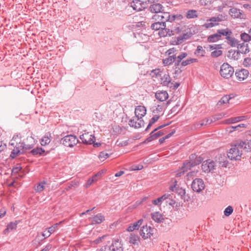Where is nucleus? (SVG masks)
I'll return each mask as SVG.
<instances>
[{
	"instance_id": "f257e3e1",
	"label": "nucleus",
	"mask_w": 251,
	"mask_h": 251,
	"mask_svg": "<svg viewBox=\"0 0 251 251\" xmlns=\"http://www.w3.org/2000/svg\"><path fill=\"white\" fill-rule=\"evenodd\" d=\"M189 160H186L183 162V166L181 168L180 173L176 174V176H180V175L184 174L185 172L190 170L192 168L201 164L203 158L201 156H198L195 153L191 154L189 156Z\"/></svg>"
},
{
	"instance_id": "f03ea898",
	"label": "nucleus",
	"mask_w": 251,
	"mask_h": 251,
	"mask_svg": "<svg viewBox=\"0 0 251 251\" xmlns=\"http://www.w3.org/2000/svg\"><path fill=\"white\" fill-rule=\"evenodd\" d=\"M231 148L229 150L227 154V157L230 160H240L242 153L237 143H236L234 145H231Z\"/></svg>"
},
{
	"instance_id": "7ed1b4c3",
	"label": "nucleus",
	"mask_w": 251,
	"mask_h": 251,
	"mask_svg": "<svg viewBox=\"0 0 251 251\" xmlns=\"http://www.w3.org/2000/svg\"><path fill=\"white\" fill-rule=\"evenodd\" d=\"M234 72L233 68L227 63H223L221 66L220 73L224 78H229L232 76Z\"/></svg>"
},
{
	"instance_id": "20e7f679",
	"label": "nucleus",
	"mask_w": 251,
	"mask_h": 251,
	"mask_svg": "<svg viewBox=\"0 0 251 251\" xmlns=\"http://www.w3.org/2000/svg\"><path fill=\"white\" fill-rule=\"evenodd\" d=\"M78 143V140L75 135H68L64 137L61 140V143L64 146L72 148Z\"/></svg>"
},
{
	"instance_id": "39448f33",
	"label": "nucleus",
	"mask_w": 251,
	"mask_h": 251,
	"mask_svg": "<svg viewBox=\"0 0 251 251\" xmlns=\"http://www.w3.org/2000/svg\"><path fill=\"white\" fill-rule=\"evenodd\" d=\"M216 167L217 164H216V162L209 159L202 162L201 169L205 173H212L214 170H216Z\"/></svg>"
},
{
	"instance_id": "423d86ee",
	"label": "nucleus",
	"mask_w": 251,
	"mask_h": 251,
	"mask_svg": "<svg viewBox=\"0 0 251 251\" xmlns=\"http://www.w3.org/2000/svg\"><path fill=\"white\" fill-rule=\"evenodd\" d=\"M108 251H123V245L122 241L118 239L113 240L110 245H106Z\"/></svg>"
},
{
	"instance_id": "0eeeda50",
	"label": "nucleus",
	"mask_w": 251,
	"mask_h": 251,
	"mask_svg": "<svg viewBox=\"0 0 251 251\" xmlns=\"http://www.w3.org/2000/svg\"><path fill=\"white\" fill-rule=\"evenodd\" d=\"M205 185L203 180L201 178H195L191 184V188L196 192L199 193L204 189Z\"/></svg>"
},
{
	"instance_id": "6e6552de",
	"label": "nucleus",
	"mask_w": 251,
	"mask_h": 251,
	"mask_svg": "<svg viewBox=\"0 0 251 251\" xmlns=\"http://www.w3.org/2000/svg\"><path fill=\"white\" fill-rule=\"evenodd\" d=\"M216 164L217 167L219 168L221 167H226L228 163V161L227 160L226 155L225 154H218L216 156L215 158Z\"/></svg>"
},
{
	"instance_id": "1a4fd4ad",
	"label": "nucleus",
	"mask_w": 251,
	"mask_h": 251,
	"mask_svg": "<svg viewBox=\"0 0 251 251\" xmlns=\"http://www.w3.org/2000/svg\"><path fill=\"white\" fill-rule=\"evenodd\" d=\"M154 230L155 229L151 226H143L140 230V234L144 239H147L153 236Z\"/></svg>"
},
{
	"instance_id": "9d476101",
	"label": "nucleus",
	"mask_w": 251,
	"mask_h": 251,
	"mask_svg": "<svg viewBox=\"0 0 251 251\" xmlns=\"http://www.w3.org/2000/svg\"><path fill=\"white\" fill-rule=\"evenodd\" d=\"M80 139L83 144L85 145H92L94 140H96L94 135L90 134L89 132L85 133L80 136Z\"/></svg>"
},
{
	"instance_id": "9b49d317",
	"label": "nucleus",
	"mask_w": 251,
	"mask_h": 251,
	"mask_svg": "<svg viewBox=\"0 0 251 251\" xmlns=\"http://www.w3.org/2000/svg\"><path fill=\"white\" fill-rule=\"evenodd\" d=\"M229 14L234 19H245L246 18L245 15L243 11L235 7L231 8L229 9Z\"/></svg>"
},
{
	"instance_id": "f8f14e48",
	"label": "nucleus",
	"mask_w": 251,
	"mask_h": 251,
	"mask_svg": "<svg viewBox=\"0 0 251 251\" xmlns=\"http://www.w3.org/2000/svg\"><path fill=\"white\" fill-rule=\"evenodd\" d=\"M156 75H159L161 76L160 83L163 86L169 87V86H170V85H171V83L172 82V78L170 77L168 73L164 74L162 75L161 74H159V73L158 72L157 74H156Z\"/></svg>"
},
{
	"instance_id": "ddd939ff",
	"label": "nucleus",
	"mask_w": 251,
	"mask_h": 251,
	"mask_svg": "<svg viewBox=\"0 0 251 251\" xmlns=\"http://www.w3.org/2000/svg\"><path fill=\"white\" fill-rule=\"evenodd\" d=\"M237 143L241 150H243L245 152L251 151V140L240 141Z\"/></svg>"
},
{
	"instance_id": "4468645a",
	"label": "nucleus",
	"mask_w": 251,
	"mask_h": 251,
	"mask_svg": "<svg viewBox=\"0 0 251 251\" xmlns=\"http://www.w3.org/2000/svg\"><path fill=\"white\" fill-rule=\"evenodd\" d=\"M33 140V138H32L31 136H28L26 138L27 141L34 142ZM19 144H20V147H21L22 151H25L26 150H29L31 149L33 147L34 145L33 143L28 144L27 143V142L25 141H23L22 143H21L20 141L19 142Z\"/></svg>"
},
{
	"instance_id": "2eb2a0df",
	"label": "nucleus",
	"mask_w": 251,
	"mask_h": 251,
	"mask_svg": "<svg viewBox=\"0 0 251 251\" xmlns=\"http://www.w3.org/2000/svg\"><path fill=\"white\" fill-rule=\"evenodd\" d=\"M249 71L245 69L236 70L235 75L237 79L239 81L245 80L249 76Z\"/></svg>"
},
{
	"instance_id": "dca6fc26",
	"label": "nucleus",
	"mask_w": 251,
	"mask_h": 251,
	"mask_svg": "<svg viewBox=\"0 0 251 251\" xmlns=\"http://www.w3.org/2000/svg\"><path fill=\"white\" fill-rule=\"evenodd\" d=\"M147 109L144 106H137L135 109V115L137 120L142 119L146 114Z\"/></svg>"
},
{
	"instance_id": "f3484780",
	"label": "nucleus",
	"mask_w": 251,
	"mask_h": 251,
	"mask_svg": "<svg viewBox=\"0 0 251 251\" xmlns=\"http://www.w3.org/2000/svg\"><path fill=\"white\" fill-rule=\"evenodd\" d=\"M151 13H160L164 10L163 6L157 2L151 4L149 8Z\"/></svg>"
},
{
	"instance_id": "a211bd4d",
	"label": "nucleus",
	"mask_w": 251,
	"mask_h": 251,
	"mask_svg": "<svg viewBox=\"0 0 251 251\" xmlns=\"http://www.w3.org/2000/svg\"><path fill=\"white\" fill-rule=\"evenodd\" d=\"M155 97L160 101H164L168 99L169 95L166 91H157L155 94Z\"/></svg>"
},
{
	"instance_id": "6ab92c4d",
	"label": "nucleus",
	"mask_w": 251,
	"mask_h": 251,
	"mask_svg": "<svg viewBox=\"0 0 251 251\" xmlns=\"http://www.w3.org/2000/svg\"><path fill=\"white\" fill-rule=\"evenodd\" d=\"M24 153V151H22L21 147H20V144H18V143L16 142V145L14 149H13L11 151L10 157L11 158L14 159L17 156H18L21 154H23Z\"/></svg>"
},
{
	"instance_id": "aec40b11",
	"label": "nucleus",
	"mask_w": 251,
	"mask_h": 251,
	"mask_svg": "<svg viewBox=\"0 0 251 251\" xmlns=\"http://www.w3.org/2000/svg\"><path fill=\"white\" fill-rule=\"evenodd\" d=\"M131 6L136 11H140L142 10L143 3L139 0H133L130 3Z\"/></svg>"
},
{
	"instance_id": "412c9836",
	"label": "nucleus",
	"mask_w": 251,
	"mask_h": 251,
	"mask_svg": "<svg viewBox=\"0 0 251 251\" xmlns=\"http://www.w3.org/2000/svg\"><path fill=\"white\" fill-rule=\"evenodd\" d=\"M245 116H239L234 118H231L227 119L223 121V123L224 124H234L241 121L245 120Z\"/></svg>"
},
{
	"instance_id": "4be33fe9",
	"label": "nucleus",
	"mask_w": 251,
	"mask_h": 251,
	"mask_svg": "<svg viewBox=\"0 0 251 251\" xmlns=\"http://www.w3.org/2000/svg\"><path fill=\"white\" fill-rule=\"evenodd\" d=\"M237 47L240 53L246 54L250 51L248 44L245 43L238 44Z\"/></svg>"
},
{
	"instance_id": "5701e85b",
	"label": "nucleus",
	"mask_w": 251,
	"mask_h": 251,
	"mask_svg": "<svg viewBox=\"0 0 251 251\" xmlns=\"http://www.w3.org/2000/svg\"><path fill=\"white\" fill-rule=\"evenodd\" d=\"M143 221V219H140L133 224H130V225L127 227V230L128 231L131 232L134 230L138 229L140 226L142 225Z\"/></svg>"
},
{
	"instance_id": "b1692460",
	"label": "nucleus",
	"mask_w": 251,
	"mask_h": 251,
	"mask_svg": "<svg viewBox=\"0 0 251 251\" xmlns=\"http://www.w3.org/2000/svg\"><path fill=\"white\" fill-rule=\"evenodd\" d=\"M18 222H10L6 226V228L3 231V234L5 235L7 234L10 230L16 229L17 227Z\"/></svg>"
},
{
	"instance_id": "393cba45",
	"label": "nucleus",
	"mask_w": 251,
	"mask_h": 251,
	"mask_svg": "<svg viewBox=\"0 0 251 251\" xmlns=\"http://www.w3.org/2000/svg\"><path fill=\"white\" fill-rule=\"evenodd\" d=\"M171 196V195L168 194H165L161 197L154 200L152 201V203L155 205H159L161 204V203L165 201L166 200Z\"/></svg>"
},
{
	"instance_id": "a878e982",
	"label": "nucleus",
	"mask_w": 251,
	"mask_h": 251,
	"mask_svg": "<svg viewBox=\"0 0 251 251\" xmlns=\"http://www.w3.org/2000/svg\"><path fill=\"white\" fill-rule=\"evenodd\" d=\"M51 133L50 132L47 133L40 140V143L42 146H46L49 144L51 141Z\"/></svg>"
},
{
	"instance_id": "bb28decb",
	"label": "nucleus",
	"mask_w": 251,
	"mask_h": 251,
	"mask_svg": "<svg viewBox=\"0 0 251 251\" xmlns=\"http://www.w3.org/2000/svg\"><path fill=\"white\" fill-rule=\"evenodd\" d=\"M104 220V217L101 213H99L93 217L92 222L93 224H100Z\"/></svg>"
},
{
	"instance_id": "cd10ccee",
	"label": "nucleus",
	"mask_w": 251,
	"mask_h": 251,
	"mask_svg": "<svg viewBox=\"0 0 251 251\" xmlns=\"http://www.w3.org/2000/svg\"><path fill=\"white\" fill-rule=\"evenodd\" d=\"M176 60V55H170L168 57L163 59V64L164 66H169L172 64Z\"/></svg>"
},
{
	"instance_id": "c85d7f7f",
	"label": "nucleus",
	"mask_w": 251,
	"mask_h": 251,
	"mask_svg": "<svg viewBox=\"0 0 251 251\" xmlns=\"http://www.w3.org/2000/svg\"><path fill=\"white\" fill-rule=\"evenodd\" d=\"M221 39V37L220 36V34L218 33V30H217V33L210 35L207 38V41L209 43H213L216 42Z\"/></svg>"
},
{
	"instance_id": "c756f323",
	"label": "nucleus",
	"mask_w": 251,
	"mask_h": 251,
	"mask_svg": "<svg viewBox=\"0 0 251 251\" xmlns=\"http://www.w3.org/2000/svg\"><path fill=\"white\" fill-rule=\"evenodd\" d=\"M170 189L171 191L176 192L181 197L184 196L185 194V189L179 187H176L175 185L171 186Z\"/></svg>"
},
{
	"instance_id": "7c9ffc66",
	"label": "nucleus",
	"mask_w": 251,
	"mask_h": 251,
	"mask_svg": "<svg viewBox=\"0 0 251 251\" xmlns=\"http://www.w3.org/2000/svg\"><path fill=\"white\" fill-rule=\"evenodd\" d=\"M151 218L153 221L158 223L163 222L164 220L162 215L159 212H156L152 213Z\"/></svg>"
},
{
	"instance_id": "2f4dec72",
	"label": "nucleus",
	"mask_w": 251,
	"mask_h": 251,
	"mask_svg": "<svg viewBox=\"0 0 251 251\" xmlns=\"http://www.w3.org/2000/svg\"><path fill=\"white\" fill-rule=\"evenodd\" d=\"M163 27H166V23L164 22H157L151 24V28L153 30H161Z\"/></svg>"
},
{
	"instance_id": "473e14b6",
	"label": "nucleus",
	"mask_w": 251,
	"mask_h": 251,
	"mask_svg": "<svg viewBox=\"0 0 251 251\" xmlns=\"http://www.w3.org/2000/svg\"><path fill=\"white\" fill-rule=\"evenodd\" d=\"M228 57L234 60H238L240 56V52L238 50H231L228 51Z\"/></svg>"
},
{
	"instance_id": "72a5a7b5",
	"label": "nucleus",
	"mask_w": 251,
	"mask_h": 251,
	"mask_svg": "<svg viewBox=\"0 0 251 251\" xmlns=\"http://www.w3.org/2000/svg\"><path fill=\"white\" fill-rule=\"evenodd\" d=\"M226 39L227 40V43L231 47H237L238 42L234 37H232L231 35H229L228 37H226Z\"/></svg>"
},
{
	"instance_id": "f704fd0d",
	"label": "nucleus",
	"mask_w": 251,
	"mask_h": 251,
	"mask_svg": "<svg viewBox=\"0 0 251 251\" xmlns=\"http://www.w3.org/2000/svg\"><path fill=\"white\" fill-rule=\"evenodd\" d=\"M218 32L220 34V36L222 35L225 36L226 37H228L229 35H231L232 34V32L231 29L228 28H226L225 29H218Z\"/></svg>"
},
{
	"instance_id": "c9c22d12",
	"label": "nucleus",
	"mask_w": 251,
	"mask_h": 251,
	"mask_svg": "<svg viewBox=\"0 0 251 251\" xmlns=\"http://www.w3.org/2000/svg\"><path fill=\"white\" fill-rule=\"evenodd\" d=\"M192 34L191 33H186L183 34L182 35H180L178 37H177V44H179L182 43L183 40L184 39H188L190 37H191Z\"/></svg>"
},
{
	"instance_id": "e433bc0d",
	"label": "nucleus",
	"mask_w": 251,
	"mask_h": 251,
	"mask_svg": "<svg viewBox=\"0 0 251 251\" xmlns=\"http://www.w3.org/2000/svg\"><path fill=\"white\" fill-rule=\"evenodd\" d=\"M161 15H158V18H160V20L161 22H164L166 23V22L168 21L170 18V13L168 12H164L162 11L160 12Z\"/></svg>"
},
{
	"instance_id": "4c0bfd02",
	"label": "nucleus",
	"mask_w": 251,
	"mask_h": 251,
	"mask_svg": "<svg viewBox=\"0 0 251 251\" xmlns=\"http://www.w3.org/2000/svg\"><path fill=\"white\" fill-rule=\"evenodd\" d=\"M172 31H170L169 29L163 27L162 29L159 31V35L161 37H166L167 35L171 36Z\"/></svg>"
},
{
	"instance_id": "58836bf2",
	"label": "nucleus",
	"mask_w": 251,
	"mask_h": 251,
	"mask_svg": "<svg viewBox=\"0 0 251 251\" xmlns=\"http://www.w3.org/2000/svg\"><path fill=\"white\" fill-rule=\"evenodd\" d=\"M213 122V119H207L204 120H203L200 122L197 123L195 124V127L196 128H200L203 126H206L207 124H210L211 123Z\"/></svg>"
},
{
	"instance_id": "ea45409f",
	"label": "nucleus",
	"mask_w": 251,
	"mask_h": 251,
	"mask_svg": "<svg viewBox=\"0 0 251 251\" xmlns=\"http://www.w3.org/2000/svg\"><path fill=\"white\" fill-rule=\"evenodd\" d=\"M205 53V50L203 49L202 47L201 46H198L197 49L194 52L195 55L197 56H199L200 55L201 57H204Z\"/></svg>"
},
{
	"instance_id": "a19ab883",
	"label": "nucleus",
	"mask_w": 251,
	"mask_h": 251,
	"mask_svg": "<svg viewBox=\"0 0 251 251\" xmlns=\"http://www.w3.org/2000/svg\"><path fill=\"white\" fill-rule=\"evenodd\" d=\"M45 152V151L42 148L37 147L32 149L30 152L33 155H41Z\"/></svg>"
},
{
	"instance_id": "79ce46f5",
	"label": "nucleus",
	"mask_w": 251,
	"mask_h": 251,
	"mask_svg": "<svg viewBox=\"0 0 251 251\" xmlns=\"http://www.w3.org/2000/svg\"><path fill=\"white\" fill-rule=\"evenodd\" d=\"M108 238H109V235H104L102 236L99 237L96 239L94 240L92 242V243L94 244H99L101 243L104 240L107 239Z\"/></svg>"
},
{
	"instance_id": "37998d69",
	"label": "nucleus",
	"mask_w": 251,
	"mask_h": 251,
	"mask_svg": "<svg viewBox=\"0 0 251 251\" xmlns=\"http://www.w3.org/2000/svg\"><path fill=\"white\" fill-rule=\"evenodd\" d=\"M231 95H225L223 96L218 102V105H221L223 104L228 103L229 100L231 99L230 97Z\"/></svg>"
},
{
	"instance_id": "c03bdc74",
	"label": "nucleus",
	"mask_w": 251,
	"mask_h": 251,
	"mask_svg": "<svg viewBox=\"0 0 251 251\" xmlns=\"http://www.w3.org/2000/svg\"><path fill=\"white\" fill-rule=\"evenodd\" d=\"M46 183L47 182L45 181L38 183V184L35 186V191L36 192H41L43 191L45 188L44 185L46 184Z\"/></svg>"
},
{
	"instance_id": "a18cd8bd",
	"label": "nucleus",
	"mask_w": 251,
	"mask_h": 251,
	"mask_svg": "<svg viewBox=\"0 0 251 251\" xmlns=\"http://www.w3.org/2000/svg\"><path fill=\"white\" fill-rule=\"evenodd\" d=\"M198 62V60L197 58H190L186 60L182 61L181 63V66L184 67L191 63H196Z\"/></svg>"
},
{
	"instance_id": "49530a36",
	"label": "nucleus",
	"mask_w": 251,
	"mask_h": 251,
	"mask_svg": "<svg viewBox=\"0 0 251 251\" xmlns=\"http://www.w3.org/2000/svg\"><path fill=\"white\" fill-rule=\"evenodd\" d=\"M186 17L188 19H192L198 17L197 11L195 10H189L187 11Z\"/></svg>"
},
{
	"instance_id": "de8ad7c7",
	"label": "nucleus",
	"mask_w": 251,
	"mask_h": 251,
	"mask_svg": "<svg viewBox=\"0 0 251 251\" xmlns=\"http://www.w3.org/2000/svg\"><path fill=\"white\" fill-rule=\"evenodd\" d=\"M139 239V237L138 235H136L133 233H131L129 237V242L131 244L135 245L138 244Z\"/></svg>"
},
{
	"instance_id": "09e8293b",
	"label": "nucleus",
	"mask_w": 251,
	"mask_h": 251,
	"mask_svg": "<svg viewBox=\"0 0 251 251\" xmlns=\"http://www.w3.org/2000/svg\"><path fill=\"white\" fill-rule=\"evenodd\" d=\"M241 39L245 42H249L251 40V35L245 32L242 33L240 34Z\"/></svg>"
},
{
	"instance_id": "8fccbe9b",
	"label": "nucleus",
	"mask_w": 251,
	"mask_h": 251,
	"mask_svg": "<svg viewBox=\"0 0 251 251\" xmlns=\"http://www.w3.org/2000/svg\"><path fill=\"white\" fill-rule=\"evenodd\" d=\"M60 224V223H56L50 227L48 228V235L47 236V237H49L51 233H53L57 228V227Z\"/></svg>"
},
{
	"instance_id": "3c124183",
	"label": "nucleus",
	"mask_w": 251,
	"mask_h": 251,
	"mask_svg": "<svg viewBox=\"0 0 251 251\" xmlns=\"http://www.w3.org/2000/svg\"><path fill=\"white\" fill-rule=\"evenodd\" d=\"M246 126H247V125L245 124H241L236 126H229L228 127V128L230 129V130H229V132L231 133L235 130H238L239 128H241V127L246 128Z\"/></svg>"
},
{
	"instance_id": "603ef678",
	"label": "nucleus",
	"mask_w": 251,
	"mask_h": 251,
	"mask_svg": "<svg viewBox=\"0 0 251 251\" xmlns=\"http://www.w3.org/2000/svg\"><path fill=\"white\" fill-rule=\"evenodd\" d=\"M234 2L232 0H224L221 7L222 8L225 7L226 6L231 7L233 5Z\"/></svg>"
},
{
	"instance_id": "864d4df0",
	"label": "nucleus",
	"mask_w": 251,
	"mask_h": 251,
	"mask_svg": "<svg viewBox=\"0 0 251 251\" xmlns=\"http://www.w3.org/2000/svg\"><path fill=\"white\" fill-rule=\"evenodd\" d=\"M222 15H219L217 17H213L207 20V22H219L223 21Z\"/></svg>"
},
{
	"instance_id": "5fc2aeb1",
	"label": "nucleus",
	"mask_w": 251,
	"mask_h": 251,
	"mask_svg": "<svg viewBox=\"0 0 251 251\" xmlns=\"http://www.w3.org/2000/svg\"><path fill=\"white\" fill-rule=\"evenodd\" d=\"M109 157V154L105 151H101L99 155L100 159L102 161Z\"/></svg>"
},
{
	"instance_id": "6e6d98bb",
	"label": "nucleus",
	"mask_w": 251,
	"mask_h": 251,
	"mask_svg": "<svg viewBox=\"0 0 251 251\" xmlns=\"http://www.w3.org/2000/svg\"><path fill=\"white\" fill-rule=\"evenodd\" d=\"M233 211V209L231 206H227L224 210V215L226 216H229Z\"/></svg>"
},
{
	"instance_id": "4d7b16f0",
	"label": "nucleus",
	"mask_w": 251,
	"mask_h": 251,
	"mask_svg": "<svg viewBox=\"0 0 251 251\" xmlns=\"http://www.w3.org/2000/svg\"><path fill=\"white\" fill-rule=\"evenodd\" d=\"M223 53V51L221 50H216L212 51L211 53V56L212 57H218L221 56Z\"/></svg>"
},
{
	"instance_id": "13d9d810",
	"label": "nucleus",
	"mask_w": 251,
	"mask_h": 251,
	"mask_svg": "<svg viewBox=\"0 0 251 251\" xmlns=\"http://www.w3.org/2000/svg\"><path fill=\"white\" fill-rule=\"evenodd\" d=\"M154 132H153V130L151 132L150 134V136L148 137L144 142L143 143H147L150 142L152 141V140L155 139L156 138L153 136V133Z\"/></svg>"
},
{
	"instance_id": "bf43d9fd",
	"label": "nucleus",
	"mask_w": 251,
	"mask_h": 251,
	"mask_svg": "<svg viewBox=\"0 0 251 251\" xmlns=\"http://www.w3.org/2000/svg\"><path fill=\"white\" fill-rule=\"evenodd\" d=\"M154 132H153V130L151 132L150 134V136L148 137L144 142L143 143H147L150 142L152 141V140L155 139L156 138L153 136V133Z\"/></svg>"
},
{
	"instance_id": "052dcab7",
	"label": "nucleus",
	"mask_w": 251,
	"mask_h": 251,
	"mask_svg": "<svg viewBox=\"0 0 251 251\" xmlns=\"http://www.w3.org/2000/svg\"><path fill=\"white\" fill-rule=\"evenodd\" d=\"M218 23L210 22V23H207L203 25V26L206 28H209L212 27L216 25H218Z\"/></svg>"
},
{
	"instance_id": "680f3d73",
	"label": "nucleus",
	"mask_w": 251,
	"mask_h": 251,
	"mask_svg": "<svg viewBox=\"0 0 251 251\" xmlns=\"http://www.w3.org/2000/svg\"><path fill=\"white\" fill-rule=\"evenodd\" d=\"M137 120H135L134 119H130L129 121V125L130 127H134L135 128H138L137 127Z\"/></svg>"
},
{
	"instance_id": "e2e57ef3",
	"label": "nucleus",
	"mask_w": 251,
	"mask_h": 251,
	"mask_svg": "<svg viewBox=\"0 0 251 251\" xmlns=\"http://www.w3.org/2000/svg\"><path fill=\"white\" fill-rule=\"evenodd\" d=\"M225 116V114L221 113L217 114H215L213 116V122L216 121L217 120H219L222 119Z\"/></svg>"
},
{
	"instance_id": "0e129e2a",
	"label": "nucleus",
	"mask_w": 251,
	"mask_h": 251,
	"mask_svg": "<svg viewBox=\"0 0 251 251\" xmlns=\"http://www.w3.org/2000/svg\"><path fill=\"white\" fill-rule=\"evenodd\" d=\"M243 65L245 67H249L251 65V58L249 57L245 58Z\"/></svg>"
},
{
	"instance_id": "69168bd1",
	"label": "nucleus",
	"mask_w": 251,
	"mask_h": 251,
	"mask_svg": "<svg viewBox=\"0 0 251 251\" xmlns=\"http://www.w3.org/2000/svg\"><path fill=\"white\" fill-rule=\"evenodd\" d=\"M22 169V168L19 165V164H17V166L14 167L12 169V172L14 174H18Z\"/></svg>"
},
{
	"instance_id": "338daca9",
	"label": "nucleus",
	"mask_w": 251,
	"mask_h": 251,
	"mask_svg": "<svg viewBox=\"0 0 251 251\" xmlns=\"http://www.w3.org/2000/svg\"><path fill=\"white\" fill-rule=\"evenodd\" d=\"M180 85V84L177 82H172L171 85L169 86L168 88H171L173 90H176Z\"/></svg>"
},
{
	"instance_id": "774afa93",
	"label": "nucleus",
	"mask_w": 251,
	"mask_h": 251,
	"mask_svg": "<svg viewBox=\"0 0 251 251\" xmlns=\"http://www.w3.org/2000/svg\"><path fill=\"white\" fill-rule=\"evenodd\" d=\"M160 116L155 115L150 120V122L152 124H153L156 122L158 121V120L159 119Z\"/></svg>"
}]
</instances>
